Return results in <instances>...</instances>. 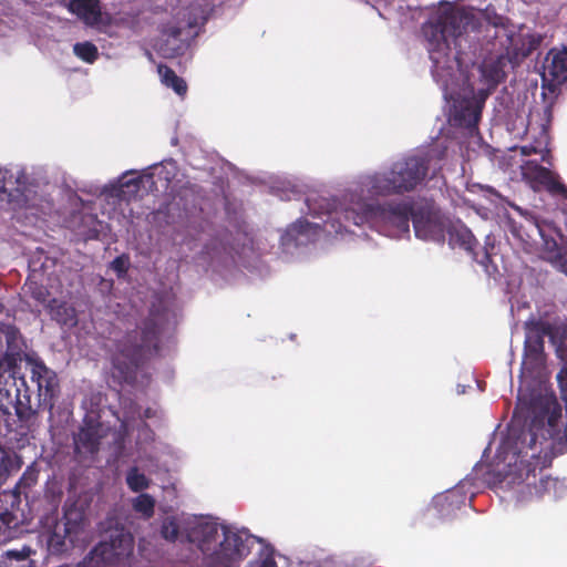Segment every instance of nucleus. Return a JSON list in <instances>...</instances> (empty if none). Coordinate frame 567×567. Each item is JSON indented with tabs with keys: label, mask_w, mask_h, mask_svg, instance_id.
I'll return each instance as SVG.
<instances>
[{
	"label": "nucleus",
	"mask_w": 567,
	"mask_h": 567,
	"mask_svg": "<svg viewBox=\"0 0 567 567\" xmlns=\"http://www.w3.org/2000/svg\"><path fill=\"white\" fill-rule=\"evenodd\" d=\"M23 352V341L19 330L12 324H0V412L3 416H10L9 408L12 405L16 410L17 421H13L16 427L4 419L7 433L9 435L14 433L11 440L17 441L28 440L31 433L32 420L34 419L35 411L30 405V398L27 396L28 403L24 404L19 395L13 403L11 399V391L8 385L16 386L14 369L17 362L21 360Z\"/></svg>",
	"instance_id": "obj_1"
},
{
	"label": "nucleus",
	"mask_w": 567,
	"mask_h": 567,
	"mask_svg": "<svg viewBox=\"0 0 567 567\" xmlns=\"http://www.w3.org/2000/svg\"><path fill=\"white\" fill-rule=\"evenodd\" d=\"M168 320V310L162 305H152L141 332L127 333L120 343V354L113 358V367L126 378L151 355L159 352V336Z\"/></svg>",
	"instance_id": "obj_2"
},
{
	"label": "nucleus",
	"mask_w": 567,
	"mask_h": 567,
	"mask_svg": "<svg viewBox=\"0 0 567 567\" xmlns=\"http://www.w3.org/2000/svg\"><path fill=\"white\" fill-rule=\"evenodd\" d=\"M415 210L411 204L405 202L374 205L358 200L346 207L342 215L347 223L355 226L369 225L380 234L395 237L409 233V223Z\"/></svg>",
	"instance_id": "obj_3"
},
{
	"label": "nucleus",
	"mask_w": 567,
	"mask_h": 567,
	"mask_svg": "<svg viewBox=\"0 0 567 567\" xmlns=\"http://www.w3.org/2000/svg\"><path fill=\"white\" fill-rule=\"evenodd\" d=\"M427 155H409L394 162L388 172L367 176L362 192L371 196L402 195L414 190L426 177Z\"/></svg>",
	"instance_id": "obj_4"
},
{
	"label": "nucleus",
	"mask_w": 567,
	"mask_h": 567,
	"mask_svg": "<svg viewBox=\"0 0 567 567\" xmlns=\"http://www.w3.org/2000/svg\"><path fill=\"white\" fill-rule=\"evenodd\" d=\"M34 480L25 475L20 478L14 489L0 493V545L18 538L24 533L33 532L28 526L33 520L32 504Z\"/></svg>",
	"instance_id": "obj_5"
},
{
	"label": "nucleus",
	"mask_w": 567,
	"mask_h": 567,
	"mask_svg": "<svg viewBox=\"0 0 567 567\" xmlns=\"http://www.w3.org/2000/svg\"><path fill=\"white\" fill-rule=\"evenodd\" d=\"M473 22L472 16L463 10L449 9L441 11L436 18L423 28L430 42L431 59L440 63L436 54H447L451 44L458 45L457 41Z\"/></svg>",
	"instance_id": "obj_6"
},
{
	"label": "nucleus",
	"mask_w": 567,
	"mask_h": 567,
	"mask_svg": "<svg viewBox=\"0 0 567 567\" xmlns=\"http://www.w3.org/2000/svg\"><path fill=\"white\" fill-rule=\"evenodd\" d=\"M134 538L122 529L110 533L107 540L100 542L79 564L78 567H115L132 556Z\"/></svg>",
	"instance_id": "obj_7"
},
{
	"label": "nucleus",
	"mask_w": 567,
	"mask_h": 567,
	"mask_svg": "<svg viewBox=\"0 0 567 567\" xmlns=\"http://www.w3.org/2000/svg\"><path fill=\"white\" fill-rule=\"evenodd\" d=\"M33 184L22 168H0V205L10 209L31 206Z\"/></svg>",
	"instance_id": "obj_8"
},
{
	"label": "nucleus",
	"mask_w": 567,
	"mask_h": 567,
	"mask_svg": "<svg viewBox=\"0 0 567 567\" xmlns=\"http://www.w3.org/2000/svg\"><path fill=\"white\" fill-rule=\"evenodd\" d=\"M523 178L536 190H546L550 196L567 200V186L557 173L539 165L536 161H527L522 165Z\"/></svg>",
	"instance_id": "obj_9"
},
{
	"label": "nucleus",
	"mask_w": 567,
	"mask_h": 567,
	"mask_svg": "<svg viewBox=\"0 0 567 567\" xmlns=\"http://www.w3.org/2000/svg\"><path fill=\"white\" fill-rule=\"evenodd\" d=\"M248 554L247 538L241 533L224 530V539L219 548L207 558L206 567H233Z\"/></svg>",
	"instance_id": "obj_10"
},
{
	"label": "nucleus",
	"mask_w": 567,
	"mask_h": 567,
	"mask_svg": "<svg viewBox=\"0 0 567 567\" xmlns=\"http://www.w3.org/2000/svg\"><path fill=\"white\" fill-rule=\"evenodd\" d=\"M449 223V219L423 208L416 209L412 215L415 236L439 244H443L445 240Z\"/></svg>",
	"instance_id": "obj_11"
},
{
	"label": "nucleus",
	"mask_w": 567,
	"mask_h": 567,
	"mask_svg": "<svg viewBox=\"0 0 567 567\" xmlns=\"http://www.w3.org/2000/svg\"><path fill=\"white\" fill-rule=\"evenodd\" d=\"M483 102L474 96L458 97L454 101L452 122L455 126L476 130L481 120Z\"/></svg>",
	"instance_id": "obj_12"
},
{
	"label": "nucleus",
	"mask_w": 567,
	"mask_h": 567,
	"mask_svg": "<svg viewBox=\"0 0 567 567\" xmlns=\"http://www.w3.org/2000/svg\"><path fill=\"white\" fill-rule=\"evenodd\" d=\"M68 9L87 27L110 23V17L102 11L100 0H68Z\"/></svg>",
	"instance_id": "obj_13"
},
{
	"label": "nucleus",
	"mask_w": 567,
	"mask_h": 567,
	"mask_svg": "<svg viewBox=\"0 0 567 567\" xmlns=\"http://www.w3.org/2000/svg\"><path fill=\"white\" fill-rule=\"evenodd\" d=\"M38 408L43 406L50 411L59 396V380L55 373H50L45 364L38 359Z\"/></svg>",
	"instance_id": "obj_14"
},
{
	"label": "nucleus",
	"mask_w": 567,
	"mask_h": 567,
	"mask_svg": "<svg viewBox=\"0 0 567 567\" xmlns=\"http://www.w3.org/2000/svg\"><path fill=\"white\" fill-rule=\"evenodd\" d=\"M183 30V27L171 22L162 25L161 33L164 39L156 43L155 49L163 58L174 59L183 53L185 48L182 40Z\"/></svg>",
	"instance_id": "obj_15"
},
{
	"label": "nucleus",
	"mask_w": 567,
	"mask_h": 567,
	"mask_svg": "<svg viewBox=\"0 0 567 567\" xmlns=\"http://www.w3.org/2000/svg\"><path fill=\"white\" fill-rule=\"evenodd\" d=\"M544 80L554 84H561L567 80V48L563 50H550L544 63Z\"/></svg>",
	"instance_id": "obj_16"
},
{
	"label": "nucleus",
	"mask_w": 567,
	"mask_h": 567,
	"mask_svg": "<svg viewBox=\"0 0 567 567\" xmlns=\"http://www.w3.org/2000/svg\"><path fill=\"white\" fill-rule=\"evenodd\" d=\"M217 536V524L210 522H197L187 533L188 542L195 544L203 553L210 549V544L216 542Z\"/></svg>",
	"instance_id": "obj_17"
},
{
	"label": "nucleus",
	"mask_w": 567,
	"mask_h": 567,
	"mask_svg": "<svg viewBox=\"0 0 567 567\" xmlns=\"http://www.w3.org/2000/svg\"><path fill=\"white\" fill-rule=\"evenodd\" d=\"M446 234L449 236V244L452 248L464 249L468 254L473 255L474 259H476L475 247L477 246V240L472 234V231L463 224H451L449 223Z\"/></svg>",
	"instance_id": "obj_18"
},
{
	"label": "nucleus",
	"mask_w": 567,
	"mask_h": 567,
	"mask_svg": "<svg viewBox=\"0 0 567 567\" xmlns=\"http://www.w3.org/2000/svg\"><path fill=\"white\" fill-rule=\"evenodd\" d=\"M49 313L52 320L60 326L75 327L78 324V316L74 307L65 301L53 299L49 303Z\"/></svg>",
	"instance_id": "obj_19"
},
{
	"label": "nucleus",
	"mask_w": 567,
	"mask_h": 567,
	"mask_svg": "<svg viewBox=\"0 0 567 567\" xmlns=\"http://www.w3.org/2000/svg\"><path fill=\"white\" fill-rule=\"evenodd\" d=\"M152 176H133L127 177V174H124L118 179V186L115 188V196L122 200H131L135 198L141 189V185L144 181H151Z\"/></svg>",
	"instance_id": "obj_20"
},
{
	"label": "nucleus",
	"mask_w": 567,
	"mask_h": 567,
	"mask_svg": "<svg viewBox=\"0 0 567 567\" xmlns=\"http://www.w3.org/2000/svg\"><path fill=\"white\" fill-rule=\"evenodd\" d=\"M84 511L75 503L65 504L63 514V532L69 536H76L82 529Z\"/></svg>",
	"instance_id": "obj_21"
},
{
	"label": "nucleus",
	"mask_w": 567,
	"mask_h": 567,
	"mask_svg": "<svg viewBox=\"0 0 567 567\" xmlns=\"http://www.w3.org/2000/svg\"><path fill=\"white\" fill-rule=\"evenodd\" d=\"M99 429L95 425L82 427L74 437L75 447L87 453H96L100 446Z\"/></svg>",
	"instance_id": "obj_22"
},
{
	"label": "nucleus",
	"mask_w": 567,
	"mask_h": 567,
	"mask_svg": "<svg viewBox=\"0 0 567 567\" xmlns=\"http://www.w3.org/2000/svg\"><path fill=\"white\" fill-rule=\"evenodd\" d=\"M535 332H530L527 334L525 340V351L526 353L538 357L544 347L543 337L546 334H550L551 326L548 322H537L535 323Z\"/></svg>",
	"instance_id": "obj_23"
},
{
	"label": "nucleus",
	"mask_w": 567,
	"mask_h": 567,
	"mask_svg": "<svg viewBox=\"0 0 567 567\" xmlns=\"http://www.w3.org/2000/svg\"><path fill=\"white\" fill-rule=\"evenodd\" d=\"M157 72L161 76V82L166 87L172 89L179 96L186 95L188 90L187 83L183 78L178 76L173 69L166 64H158Z\"/></svg>",
	"instance_id": "obj_24"
},
{
	"label": "nucleus",
	"mask_w": 567,
	"mask_h": 567,
	"mask_svg": "<svg viewBox=\"0 0 567 567\" xmlns=\"http://www.w3.org/2000/svg\"><path fill=\"white\" fill-rule=\"evenodd\" d=\"M20 468L17 456L0 445V485H2L8 476Z\"/></svg>",
	"instance_id": "obj_25"
},
{
	"label": "nucleus",
	"mask_w": 567,
	"mask_h": 567,
	"mask_svg": "<svg viewBox=\"0 0 567 567\" xmlns=\"http://www.w3.org/2000/svg\"><path fill=\"white\" fill-rule=\"evenodd\" d=\"M535 423L527 431L523 430L515 442V454L528 455V450L534 451L537 443V433L534 431Z\"/></svg>",
	"instance_id": "obj_26"
},
{
	"label": "nucleus",
	"mask_w": 567,
	"mask_h": 567,
	"mask_svg": "<svg viewBox=\"0 0 567 567\" xmlns=\"http://www.w3.org/2000/svg\"><path fill=\"white\" fill-rule=\"evenodd\" d=\"M151 481L146 477L145 474L140 473L136 466L131 467L126 474V484L128 488L138 493L146 488H148Z\"/></svg>",
	"instance_id": "obj_27"
},
{
	"label": "nucleus",
	"mask_w": 567,
	"mask_h": 567,
	"mask_svg": "<svg viewBox=\"0 0 567 567\" xmlns=\"http://www.w3.org/2000/svg\"><path fill=\"white\" fill-rule=\"evenodd\" d=\"M73 53L86 63H94L99 58V50L90 41L78 42L73 45Z\"/></svg>",
	"instance_id": "obj_28"
},
{
	"label": "nucleus",
	"mask_w": 567,
	"mask_h": 567,
	"mask_svg": "<svg viewBox=\"0 0 567 567\" xmlns=\"http://www.w3.org/2000/svg\"><path fill=\"white\" fill-rule=\"evenodd\" d=\"M133 509L145 518H151L155 511V499L150 494L142 493L134 498Z\"/></svg>",
	"instance_id": "obj_29"
},
{
	"label": "nucleus",
	"mask_w": 567,
	"mask_h": 567,
	"mask_svg": "<svg viewBox=\"0 0 567 567\" xmlns=\"http://www.w3.org/2000/svg\"><path fill=\"white\" fill-rule=\"evenodd\" d=\"M60 525L56 524L54 527L53 533L48 538V548L52 554H60L63 553L65 548V540L69 539L71 544L74 543V536H69L63 532V535H61L58 529Z\"/></svg>",
	"instance_id": "obj_30"
},
{
	"label": "nucleus",
	"mask_w": 567,
	"mask_h": 567,
	"mask_svg": "<svg viewBox=\"0 0 567 567\" xmlns=\"http://www.w3.org/2000/svg\"><path fill=\"white\" fill-rule=\"evenodd\" d=\"M179 528L178 524L174 519L165 520L161 528V535L163 538L169 542H175L178 537Z\"/></svg>",
	"instance_id": "obj_31"
},
{
	"label": "nucleus",
	"mask_w": 567,
	"mask_h": 567,
	"mask_svg": "<svg viewBox=\"0 0 567 567\" xmlns=\"http://www.w3.org/2000/svg\"><path fill=\"white\" fill-rule=\"evenodd\" d=\"M453 496V493L440 496L435 499L434 506L439 508V511L442 513L446 511L447 513L453 512V502L451 501V497Z\"/></svg>",
	"instance_id": "obj_32"
},
{
	"label": "nucleus",
	"mask_w": 567,
	"mask_h": 567,
	"mask_svg": "<svg viewBox=\"0 0 567 567\" xmlns=\"http://www.w3.org/2000/svg\"><path fill=\"white\" fill-rule=\"evenodd\" d=\"M31 554L30 547H23L21 550H7L4 556L9 559L25 560Z\"/></svg>",
	"instance_id": "obj_33"
},
{
	"label": "nucleus",
	"mask_w": 567,
	"mask_h": 567,
	"mask_svg": "<svg viewBox=\"0 0 567 567\" xmlns=\"http://www.w3.org/2000/svg\"><path fill=\"white\" fill-rule=\"evenodd\" d=\"M112 268L118 276L126 274V271H127L126 259L123 256L116 257L112 261Z\"/></svg>",
	"instance_id": "obj_34"
},
{
	"label": "nucleus",
	"mask_w": 567,
	"mask_h": 567,
	"mask_svg": "<svg viewBox=\"0 0 567 567\" xmlns=\"http://www.w3.org/2000/svg\"><path fill=\"white\" fill-rule=\"evenodd\" d=\"M83 217V223L85 224V226L89 227L87 230H84V229H81L78 231V234L84 239H91L92 238V228H91V225H92V215H81Z\"/></svg>",
	"instance_id": "obj_35"
},
{
	"label": "nucleus",
	"mask_w": 567,
	"mask_h": 567,
	"mask_svg": "<svg viewBox=\"0 0 567 567\" xmlns=\"http://www.w3.org/2000/svg\"><path fill=\"white\" fill-rule=\"evenodd\" d=\"M508 225H509V230L513 234V236H515L516 238H518L520 240L525 239L526 233L523 230L522 226H517V224L513 219L508 220Z\"/></svg>",
	"instance_id": "obj_36"
},
{
	"label": "nucleus",
	"mask_w": 567,
	"mask_h": 567,
	"mask_svg": "<svg viewBox=\"0 0 567 567\" xmlns=\"http://www.w3.org/2000/svg\"><path fill=\"white\" fill-rule=\"evenodd\" d=\"M538 151L533 145H524L520 147L522 155L529 156L532 154H536Z\"/></svg>",
	"instance_id": "obj_37"
},
{
	"label": "nucleus",
	"mask_w": 567,
	"mask_h": 567,
	"mask_svg": "<svg viewBox=\"0 0 567 567\" xmlns=\"http://www.w3.org/2000/svg\"><path fill=\"white\" fill-rule=\"evenodd\" d=\"M30 278H31V276L28 277L27 282L23 286V290H25V293H30L32 297H35L33 281H31Z\"/></svg>",
	"instance_id": "obj_38"
},
{
	"label": "nucleus",
	"mask_w": 567,
	"mask_h": 567,
	"mask_svg": "<svg viewBox=\"0 0 567 567\" xmlns=\"http://www.w3.org/2000/svg\"><path fill=\"white\" fill-rule=\"evenodd\" d=\"M258 567H277V564H276V561H275L272 558L268 557V558H265V559L259 564V566H258Z\"/></svg>",
	"instance_id": "obj_39"
},
{
	"label": "nucleus",
	"mask_w": 567,
	"mask_h": 567,
	"mask_svg": "<svg viewBox=\"0 0 567 567\" xmlns=\"http://www.w3.org/2000/svg\"><path fill=\"white\" fill-rule=\"evenodd\" d=\"M309 223L307 220H299L297 225L293 226V228H298V233H302L305 227H308Z\"/></svg>",
	"instance_id": "obj_40"
},
{
	"label": "nucleus",
	"mask_w": 567,
	"mask_h": 567,
	"mask_svg": "<svg viewBox=\"0 0 567 567\" xmlns=\"http://www.w3.org/2000/svg\"><path fill=\"white\" fill-rule=\"evenodd\" d=\"M29 360V364H30V371H31V378L34 379L35 378V360L32 359L31 357L28 358Z\"/></svg>",
	"instance_id": "obj_41"
},
{
	"label": "nucleus",
	"mask_w": 567,
	"mask_h": 567,
	"mask_svg": "<svg viewBox=\"0 0 567 567\" xmlns=\"http://www.w3.org/2000/svg\"><path fill=\"white\" fill-rule=\"evenodd\" d=\"M560 270L567 275V257L563 258L561 259V262H560Z\"/></svg>",
	"instance_id": "obj_42"
},
{
	"label": "nucleus",
	"mask_w": 567,
	"mask_h": 567,
	"mask_svg": "<svg viewBox=\"0 0 567 567\" xmlns=\"http://www.w3.org/2000/svg\"><path fill=\"white\" fill-rule=\"evenodd\" d=\"M563 440L567 443V424H566V427H565V431H564Z\"/></svg>",
	"instance_id": "obj_43"
},
{
	"label": "nucleus",
	"mask_w": 567,
	"mask_h": 567,
	"mask_svg": "<svg viewBox=\"0 0 567 567\" xmlns=\"http://www.w3.org/2000/svg\"><path fill=\"white\" fill-rule=\"evenodd\" d=\"M186 25L190 29V28H194V27H195V23L187 22V24H186Z\"/></svg>",
	"instance_id": "obj_44"
},
{
	"label": "nucleus",
	"mask_w": 567,
	"mask_h": 567,
	"mask_svg": "<svg viewBox=\"0 0 567 567\" xmlns=\"http://www.w3.org/2000/svg\"><path fill=\"white\" fill-rule=\"evenodd\" d=\"M145 414H146V416H147V417H150V415H151L150 410H146V413H145Z\"/></svg>",
	"instance_id": "obj_45"
},
{
	"label": "nucleus",
	"mask_w": 567,
	"mask_h": 567,
	"mask_svg": "<svg viewBox=\"0 0 567 567\" xmlns=\"http://www.w3.org/2000/svg\"><path fill=\"white\" fill-rule=\"evenodd\" d=\"M34 465H35V462L31 463L29 468L32 470Z\"/></svg>",
	"instance_id": "obj_46"
},
{
	"label": "nucleus",
	"mask_w": 567,
	"mask_h": 567,
	"mask_svg": "<svg viewBox=\"0 0 567 567\" xmlns=\"http://www.w3.org/2000/svg\"><path fill=\"white\" fill-rule=\"evenodd\" d=\"M484 258H485L486 260H488V259H489V256H488L487 254H485V255H484Z\"/></svg>",
	"instance_id": "obj_47"
},
{
	"label": "nucleus",
	"mask_w": 567,
	"mask_h": 567,
	"mask_svg": "<svg viewBox=\"0 0 567 567\" xmlns=\"http://www.w3.org/2000/svg\"><path fill=\"white\" fill-rule=\"evenodd\" d=\"M529 456H530V457H535V456H536V453H535V452H533Z\"/></svg>",
	"instance_id": "obj_48"
}]
</instances>
